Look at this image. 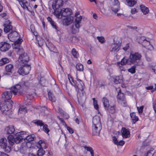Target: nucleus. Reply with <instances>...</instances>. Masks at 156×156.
Instances as JSON below:
<instances>
[{
  "label": "nucleus",
  "instance_id": "28",
  "mask_svg": "<svg viewBox=\"0 0 156 156\" xmlns=\"http://www.w3.org/2000/svg\"><path fill=\"white\" fill-rule=\"evenodd\" d=\"M45 144L43 141L41 140H39L37 145V147L39 148H41L42 149H46L47 147L45 146Z\"/></svg>",
  "mask_w": 156,
  "mask_h": 156
},
{
  "label": "nucleus",
  "instance_id": "20",
  "mask_svg": "<svg viewBox=\"0 0 156 156\" xmlns=\"http://www.w3.org/2000/svg\"><path fill=\"white\" fill-rule=\"evenodd\" d=\"M73 19V16L66 17L63 21V24L64 25L68 26L72 23Z\"/></svg>",
  "mask_w": 156,
  "mask_h": 156
},
{
  "label": "nucleus",
  "instance_id": "55",
  "mask_svg": "<svg viewBox=\"0 0 156 156\" xmlns=\"http://www.w3.org/2000/svg\"><path fill=\"white\" fill-rule=\"evenodd\" d=\"M112 140L114 144L117 145V143H118V141L117 138L115 136H113L112 137Z\"/></svg>",
  "mask_w": 156,
  "mask_h": 156
},
{
  "label": "nucleus",
  "instance_id": "54",
  "mask_svg": "<svg viewBox=\"0 0 156 156\" xmlns=\"http://www.w3.org/2000/svg\"><path fill=\"white\" fill-rule=\"evenodd\" d=\"M125 144V142L123 140H120L119 141H118V143H117V145H120V146H123Z\"/></svg>",
  "mask_w": 156,
  "mask_h": 156
},
{
  "label": "nucleus",
  "instance_id": "33",
  "mask_svg": "<svg viewBox=\"0 0 156 156\" xmlns=\"http://www.w3.org/2000/svg\"><path fill=\"white\" fill-rule=\"evenodd\" d=\"M27 112V107L24 106L22 105L20 107L18 110V113L21 114L22 113Z\"/></svg>",
  "mask_w": 156,
  "mask_h": 156
},
{
  "label": "nucleus",
  "instance_id": "21",
  "mask_svg": "<svg viewBox=\"0 0 156 156\" xmlns=\"http://www.w3.org/2000/svg\"><path fill=\"white\" fill-rule=\"evenodd\" d=\"M8 37L12 38L14 40H16L18 39H20V35L16 31H12L10 33L8 34Z\"/></svg>",
  "mask_w": 156,
  "mask_h": 156
},
{
  "label": "nucleus",
  "instance_id": "49",
  "mask_svg": "<svg viewBox=\"0 0 156 156\" xmlns=\"http://www.w3.org/2000/svg\"><path fill=\"white\" fill-rule=\"evenodd\" d=\"M144 108V106H142L140 107H137V109L139 113H142Z\"/></svg>",
  "mask_w": 156,
  "mask_h": 156
},
{
  "label": "nucleus",
  "instance_id": "16",
  "mask_svg": "<svg viewBox=\"0 0 156 156\" xmlns=\"http://www.w3.org/2000/svg\"><path fill=\"white\" fill-rule=\"evenodd\" d=\"M22 41L23 40L22 39H18L14 42V45L13 46V47L14 48L18 50V54H20V51H22L23 50V49L21 48V46L20 45Z\"/></svg>",
  "mask_w": 156,
  "mask_h": 156
},
{
  "label": "nucleus",
  "instance_id": "41",
  "mask_svg": "<svg viewBox=\"0 0 156 156\" xmlns=\"http://www.w3.org/2000/svg\"><path fill=\"white\" fill-rule=\"evenodd\" d=\"M121 78V76H116L114 79V82L116 84H117L119 83L120 82H121V79H120Z\"/></svg>",
  "mask_w": 156,
  "mask_h": 156
},
{
  "label": "nucleus",
  "instance_id": "42",
  "mask_svg": "<svg viewBox=\"0 0 156 156\" xmlns=\"http://www.w3.org/2000/svg\"><path fill=\"white\" fill-rule=\"evenodd\" d=\"M76 68L78 71H81L83 70V66L80 63H78L76 66Z\"/></svg>",
  "mask_w": 156,
  "mask_h": 156
},
{
  "label": "nucleus",
  "instance_id": "4",
  "mask_svg": "<svg viewBox=\"0 0 156 156\" xmlns=\"http://www.w3.org/2000/svg\"><path fill=\"white\" fill-rule=\"evenodd\" d=\"M72 14V10L69 8H63L59 11H55L54 15L59 19H61L62 16L66 17L71 16Z\"/></svg>",
  "mask_w": 156,
  "mask_h": 156
},
{
  "label": "nucleus",
  "instance_id": "47",
  "mask_svg": "<svg viewBox=\"0 0 156 156\" xmlns=\"http://www.w3.org/2000/svg\"><path fill=\"white\" fill-rule=\"evenodd\" d=\"M119 2L118 0H111L110 1V5L111 6L113 5H116L117 4L119 3Z\"/></svg>",
  "mask_w": 156,
  "mask_h": 156
},
{
  "label": "nucleus",
  "instance_id": "26",
  "mask_svg": "<svg viewBox=\"0 0 156 156\" xmlns=\"http://www.w3.org/2000/svg\"><path fill=\"white\" fill-rule=\"evenodd\" d=\"M111 9L115 13H116L120 9V4H117L116 5H113L111 6Z\"/></svg>",
  "mask_w": 156,
  "mask_h": 156
},
{
  "label": "nucleus",
  "instance_id": "9",
  "mask_svg": "<svg viewBox=\"0 0 156 156\" xmlns=\"http://www.w3.org/2000/svg\"><path fill=\"white\" fill-rule=\"evenodd\" d=\"M30 86L29 83L28 81H22L19 82L18 84H16L15 86L16 88V91L14 92V94H16V93H19V94H21L20 91V89L21 88H25L28 87Z\"/></svg>",
  "mask_w": 156,
  "mask_h": 156
},
{
  "label": "nucleus",
  "instance_id": "46",
  "mask_svg": "<svg viewBox=\"0 0 156 156\" xmlns=\"http://www.w3.org/2000/svg\"><path fill=\"white\" fill-rule=\"evenodd\" d=\"M97 39L101 43H103L105 41V38L102 37H97Z\"/></svg>",
  "mask_w": 156,
  "mask_h": 156
},
{
  "label": "nucleus",
  "instance_id": "63",
  "mask_svg": "<svg viewBox=\"0 0 156 156\" xmlns=\"http://www.w3.org/2000/svg\"><path fill=\"white\" fill-rule=\"evenodd\" d=\"M153 107L155 113H156V104L153 103Z\"/></svg>",
  "mask_w": 156,
  "mask_h": 156
},
{
  "label": "nucleus",
  "instance_id": "15",
  "mask_svg": "<svg viewBox=\"0 0 156 156\" xmlns=\"http://www.w3.org/2000/svg\"><path fill=\"white\" fill-rule=\"evenodd\" d=\"M102 128L101 126H92V131L93 135L99 136L100 135V131Z\"/></svg>",
  "mask_w": 156,
  "mask_h": 156
},
{
  "label": "nucleus",
  "instance_id": "14",
  "mask_svg": "<svg viewBox=\"0 0 156 156\" xmlns=\"http://www.w3.org/2000/svg\"><path fill=\"white\" fill-rule=\"evenodd\" d=\"M29 57L26 53L25 52L21 54L19 57V64H26L29 61Z\"/></svg>",
  "mask_w": 156,
  "mask_h": 156
},
{
  "label": "nucleus",
  "instance_id": "19",
  "mask_svg": "<svg viewBox=\"0 0 156 156\" xmlns=\"http://www.w3.org/2000/svg\"><path fill=\"white\" fill-rule=\"evenodd\" d=\"M10 23L9 21L8 20L4 24V31L5 33L9 32L10 31H13L12 30V27L10 24Z\"/></svg>",
  "mask_w": 156,
  "mask_h": 156
},
{
  "label": "nucleus",
  "instance_id": "57",
  "mask_svg": "<svg viewBox=\"0 0 156 156\" xmlns=\"http://www.w3.org/2000/svg\"><path fill=\"white\" fill-rule=\"evenodd\" d=\"M21 4L20 3V4L22 6V7L24 9H25L26 8H27V6L26 5V3H24L23 2H21Z\"/></svg>",
  "mask_w": 156,
  "mask_h": 156
},
{
  "label": "nucleus",
  "instance_id": "31",
  "mask_svg": "<svg viewBox=\"0 0 156 156\" xmlns=\"http://www.w3.org/2000/svg\"><path fill=\"white\" fill-rule=\"evenodd\" d=\"M48 96L49 100L52 102H55L56 101V98L52 93L49 91L48 93Z\"/></svg>",
  "mask_w": 156,
  "mask_h": 156
},
{
  "label": "nucleus",
  "instance_id": "39",
  "mask_svg": "<svg viewBox=\"0 0 156 156\" xmlns=\"http://www.w3.org/2000/svg\"><path fill=\"white\" fill-rule=\"evenodd\" d=\"M72 54L73 57L76 58H77L79 56V54L78 53V52L76 51V50L73 48L72 49Z\"/></svg>",
  "mask_w": 156,
  "mask_h": 156
},
{
  "label": "nucleus",
  "instance_id": "11",
  "mask_svg": "<svg viewBox=\"0 0 156 156\" xmlns=\"http://www.w3.org/2000/svg\"><path fill=\"white\" fill-rule=\"evenodd\" d=\"M0 146L6 153L9 152L11 150V147L7 146V140L5 138H2L0 140Z\"/></svg>",
  "mask_w": 156,
  "mask_h": 156
},
{
  "label": "nucleus",
  "instance_id": "10",
  "mask_svg": "<svg viewBox=\"0 0 156 156\" xmlns=\"http://www.w3.org/2000/svg\"><path fill=\"white\" fill-rule=\"evenodd\" d=\"M117 98L118 102L120 104L123 106H126L127 105L125 97L123 93L121 92V90L120 89L118 92Z\"/></svg>",
  "mask_w": 156,
  "mask_h": 156
},
{
  "label": "nucleus",
  "instance_id": "51",
  "mask_svg": "<svg viewBox=\"0 0 156 156\" xmlns=\"http://www.w3.org/2000/svg\"><path fill=\"white\" fill-rule=\"evenodd\" d=\"M117 66L119 67L120 70L121 71H125L126 70V69L123 67V66H122L123 65H121V64H119V65H117Z\"/></svg>",
  "mask_w": 156,
  "mask_h": 156
},
{
  "label": "nucleus",
  "instance_id": "23",
  "mask_svg": "<svg viewBox=\"0 0 156 156\" xmlns=\"http://www.w3.org/2000/svg\"><path fill=\"white\" fill-rule=\"evenodd\" d=\"M102 102L103 103L105 109V110H108L109 106V102L108 100L105 97L102 98Z\"/></svg>",
  "mask_w": 156,
  "mask_h": 156
},
{
  "label": "nucleus",
  "instance_id": "37",
  "mask_svg": "<svg viewBox=\"0 0 156 156\" xmlns=\"http://www.w3.org/2000/svg\"><path fill=\"white\" fill-rule=\"evenodd\" d=\"M84 148L87 151L90 152L91 155H93V154H94V152L93 150L92 147H87V146H84Z\"/></svg>",
  "mask_w": 156,
  "mask_h": 156
},
{
  "label": "nucleus",
  "instance_id": "6",
  "mask_svg": "<svg viewBox=\"0 0 156 156\" xmlns=\"http://www.w3.org/2000/svg\"><path fill=\"white\" fill-rule=\"evenodd\" d=\"M13 103L10 102L5 101V102L1 104L0 108L2 112L5 115H9L10 112V109L12 108Z\"/></svg>",
  "mask_w": 156,
  "mask_h": 156
},
{
  "label": "nucleus",
  "instance_id": "64",
  "mask_svg": "<svg viewBox=\"0 0 156 156\" xmlns=\"http://www.w3.org/2000/svg\"><path fill=\"white\" fill-rule=\"evenodd\" d=\"M152 69L155 73H156V65L152 67Z\"/></svg>",
  "mask_w": 156,
  "mask_h": 156
},
{
  "label": "nucleus",
  "instance_id": "62",
  "mask_svg": "<svg viewBox=\"0 0 156 156\" xmlns=\"http://www.w3.org/2000/svg\"><path fill=\"white\" fill-rule=\"evenodd\" d=\"M47 19L48 21L51 23H52V22L53 21L52 20V19L50 17H48L47 18Z\"/></svg>",
  "mask_w": 156,
  "mask_h": 156
},
{
  "label": "nucleus",
  "instance_id": "58",
  "mask_svg": "<svg viewBox=\"0 0 156 156\" xmlns=\"http://www.w3.org/2000/svg\"><path fill=\"white\" fill-rule=\"evenodd\" d=\"M93 104H94V108L96 110H98V105L97 104V101H96V102H95V103H93Z\"/></svg>",
  "mask_w": 156,
  "mask_h": 156
},
{
  "label": "nucleus",
  "instance_id": "5",
  "mask_svg": "<svg viewBox=\"0 0 156 156\" xmlns=\"http://www.w3.org/2000/svg\"><path fill=\"white\" fill-rule=\"evenodd\" d=\"M82 19V16H81L76 18L74 25L72 26L71 28V31L72 34H75L79 32Z\"/></svg>",
  "mask_w": 156,
  "mask_h": 156
},
{
  "label": "nucleus",
  "instance_id": "60",
  "mask_svg": "<svg viewBox=\"0 0 156 156\" xmlns=\"http://www.w3.org/2000/svg\"><path fill=\"white\" fill-rule=\"evenodd\" d=\"M0 156H9V155L3 152L0 151Z\"/></svg>",
  "mask_w": 156,
  "mask_h": 156
},
{
  "label": "nucleus",
  "instance_id": "2",
  "mask_svg": "<svg viewBox=\"0 0 156 156\" xmlns=\"http://www.w3.org/2000/svg\"><path fill=\"white\" fill-rule=\"evenodd\" d=\"M142 55L141 54L136 52L133 51L130 53L129 56V62L131 64H134L136 66L140 65V60Z\"/></svg>",
  "mask_w": 156,
  "mask_h": 156
},
{
  "label": "nucleus",
  "instance_id": "12",
  "mask_svg": "<svg viewBox=\"0 0 156 156\" xmlns=\"http://www.w3.org/2000/svg\"><path fill=\"white\" fill-rule=\"evenodd\" d=\"M63 5V1L62 0H53L52 7L54 10V14L55 11H60L59 9Z\"/></svg>",
  "mask_w": 156,
  "mask_h": 156
},
{
  "label": "nucleus",
  "instance_id": "43",
  "mask_svg": "<svg viewBox=\"0 0 156 156\" xmlns=\"http://www.w3.org/2000/svg\"><path fill=\"white\" fill-rule=\"evenodd\" d=\"M45 153V151L43 150V149L39 148L37 151V154L38 156H42Z\"/></svg>",
  "mask_w": 156,
  "mask_h": 156
},
{
  "label": "nucleus",
  "instance_id": "38",
  "mask_svg": "<svg viewBox=\"0 0 156 156\" xmlns=\"http://www.w3.org/2000/svg\"><path fill=\"white\" fill-rule=\"evenodd\" d=\"M50 24L52 27L53 28L55 29L56 30L57 33H58V32L59 31V28L57 26L56 23L53 21L52 22V23H51Z\"/></svg>",
  "mask_w": 156,
  "mask_h": 156
},
{
  "label": "nucleus",
  "instance_id": "48",
  "mask_svg": "<svg viewBox=\"0 0 156 156\" xmlns=\"http://www.w3.org/2000/svg\"><path fill=\"white\" fill-rule=\"evenodd\" d=\"M43 130L47 133H48L49 131V129L48 128V126L46 124L43 126Z\"/></svg>",
  "mask_w": 156,
  "mask_h": 156
},
{
  "label": "nucleus",
  "instance_id": "44",
  "mask_svg": "<svg viewBox=\"0 0 156 156\" xmlns=\"http://www.w3.org/2000/svg\"><path fill=\"white\" fill-rule=\"evenodd\" d=\"M135 69V66H133L130 68L128 69V71L131 73H134L136 72Z\"/></svg>",
  "mask_w": 156,
  "mask_h": 156
},
{
  "label": "nucleus",
  "instance_id": "32",
  "mask_svg": "<svg viewBox=\"0 0 156 156\" xmlns=\"http://www.w3.org/2000/svg\"><path fill=\"white\" fill-rule=\"evenodd\" d=\"M140 8L141 11L144 14L146 15L148 12L149 10L148 8L144 5H140Z\"/></svg>",
  "mask_w": 156,
  "mask_h": 156
},
{
  "label": "nucleus",
  "instance_id": "52",
  "mask_svg": "<svg viewBox=\"0 0 156 156\" xmlns=\"http://www.w3.org/2000/svg\"><path fill=\"white\" fill-rule=\"evenodd\" d=\"M129 48V44L127 43L126 44L125 46L123 48V49L125 51H126Z\"/></svg>",
  "mask_w": 156,
  "mask_h": 156
},
{
  "label": "nucleus",
  "instance_id": "29",
  "mask_svg": "<svg viewBox=\"0 0 156 156\" xmlns=\"http://www.w3.org/2000/svg\"><path fill=\"white\" fill-rule=\"evenodd\" d=\"M25 140H27L28 142H30L35 140L36 137L34 134H31L26 136H25Z\"/></svg>",
  "mask_w": 156,
  "mask_h": 156
},
{
  "label": "nucleus",
  "instance_id": "8",
  "mask_svg": "<svg viewBox=\"0 0 156 156\" xmlns=\"http://www.w3.org/2000/svg\"><path fill=\"white\" fill-rule=\"evenodd\" d=\"M72 80L71 84L76 88L77 92H79L80 90L83 92L84 88V85L82 80L79 79H77L76 81H74L72 79Z\"/></svg>",
  "mask_w": 156,
  "mask_h": 156
},
{
  "label": "nucleus",
  "instance_id": "50",
  "mask_svg": "<svg viewBox=\"0 0 156 156\" xmlns=\"http://www.w3.org/2000/svg\"><path fill=\"white\" fill-rule=\"evenodd\" d=\"M153 152V150L148 151L146 156H153L154 154Z\"/></svg>",
  "mask_w": 156,
  "mask_h": 156
},
{
  "label": "nucleus",
  "instance_id": "36",
  "mask_svg": "<svg viewBox=\"0 0 156 156\" xmlns=\"http://www.w3.org/2000/svg\"><path fill=\"white\" fill-rule=\"evenodd\" d=\"M9 62V60L7 58H2L0 61V66H2Z\"/></svg>",
  "mask_w": 156,
  "mask_h": 156
},
{
  "label": "nucleus",
  "instance_id": "3",
  "mask_svg": "<svg viewBox=\"0 0 156 156\" xmlns=\"http://www.w3.org/2000/svg\"><path fill=\"white\" fill-rule=\"evenodd\" d=\"M16 88L14 86L10 88V90L6 91L3 92L2 94V96L3 98L5 99V101L13 103V101L11 100L12 95V93L14 95L19 94V93H16V94H14V92L15 91H16Z\"/></svg>",
  "mask_w": 156,
  "mask_h": 156
},
{
  "label": "nucleus",
  "instance_id": "27",
  "mask_svg": "<svg viewBox=\"0 0 156 156\" xmlns=\"http://www.w3.org/2000/svg\"><path fill=\"white\" fill-rule=\"evenodd\" d=\"M5 130L7 134H11L14 133L15 129L13 126H10L6 127Z\"/></svg>",
  "mask_w": 156,
  "mask_h": 156
},
{
  "label": "nucleus",
  "instance_id": "17",
  "mask_svg": "<svg viewBox=\"0 0 156 156\" xmlns=\"http://www.w3.org/2000/svg\"><path fill=\"white\" fill-rule=\"evenodd\" d=\"M10 45L5 42H2L0 43V49L2 51H8L10 48Z\"/></svg>",
  "mask_w": 156,
  "mask_h": 156
},
{
  "label": "nucleus",
  "instance_id": "53",
  "mask_svg": "<svg viewBox=\"0 0 156 156\" xmlns=\"http://www.w3.org/2000/svg\"><path fill=\"white\" fill-rule=\"evenodd\" d=\"M40 82L42 86H45V83L47 82V81L46 80L44 81L43 80L41 79L40 80Z\"/></svg>",
  "mask_w": 156,
  "mask_h": 156
},
{
  "label": "nucleus",
  "instance_id": "30",
  "mask_svg": "<svg viewBox=\"0 0 156 156\" xmlns=\"http://www.w3.org/2000/svg\"><path fill=\"white\" fill-rule=\"evenodd\" d=\"M130 115L133 121V124H135L138 120V117L136 115L135 113L134 112L130 113Z\"/></svg>",
  "mask_w": 156,
  "mask_h": 156
},
{
  "label": "nucleus",
  "instance_id": "40",
  "mask_svg": "<svg viewBox=\"0 0 156 156\" xmlns=\"http://www.w3.org/2000/svg\"><path fill=\"white\" fill-rule=\"evenodd\" d=\"M108 111L109 113L112 114L114 113L115 111V106L113 105L112 106H111L109 109H108Z\"/></svg>",
  "mask_w": 156,
  "mask_h": 156
},
{
  "label": "nucleus",
  "instance_id": "34",
  "mask_svg": "<svg viewBox=\"0 0 156 156\" xmlns=\"http://www.w3.org/2000/svg\"><path fill=\"white\" fill-rule=\"evenodd\" d=\"M13 66L11 64H9L5 66V70L7 72L12 73V70L13 69Z\"/></svg>",
  "mask_w": 156,
  "mask_h": 156
},
{
  "label": "nucleus",
  "instance_id": "59",
  "mask_svg": "<svg viewBox=\"0 0 156 156\" xmlns=\"http://www.w3.org/2000/svg\"><path fill=\"white\" fill-rule=\"evenodd\" d=\"M136 12H137L136 9L133 8L131 9V13L132 14H134Z\"/></svg>",
  "mask_w": 156,
  "mask_h": 156
},
{
  "label": "nucleus",
  "instance_id": "56",
  "mask_svg": "<svg viewBox=\"0 0 156 156\" xmlns=\"http://www.w3.org/2000/svg\"><path fill=\"white\" fill-rule=\"evenodd\" d=\"M67 130L69 131L70 133H73V131L72 128L70 127L67 126Z\"/></svg>",
  "mask_w": 156,
  "mask_h": 156
},
{
  "label": "nucleus",
  "instance_id": "35",
  "mask_svg": "<svg viewBox=\"0 0 156 156\" xmlns=\"http://www.w3.org/2000/svg\"><path fill=\"white\" fill-rule=\"evenodd\" d=\"M46 44L47 47L48 48L50 51H51L54 52V51H53V50L54 49V45L51 43H46Z\"/></svg>",
  "mask_w": 156,
  "mask_h": 156
},
{
  "label": "nucleus",
  "instance_id": "1",
  "mask_svg": "<svg viewBox=\"0 0 156 156\" xmlns=\"http://www.w3.org/2000/svg\"><path fill=\"white\" fill-rule=\"evenodd\" d=\"M26 133L25 131H22L20 133H16L14 136L11 135H9L8 137V139L10 145L12 146L14 143L18 144L23 139L25 140V135Z\"/></svg>",
  "mask_w": 156,
  "mask_h": 156
},
{
  "label": "nucleus",
  "instance_id": "13",
  "mask_svg": "<svg viewBox=\"0 0 156 156\" xmlns=\"http://www.w3.org/2000/svg\"><path fill=\"white\" fill-rule=\"evenodd\" d=\"M121 44L119 42L115 41V39H114V43L112 44L111 46L110 51L114 53H116L119 51L120 49V47Z\"/></svg>",
  "mask_w": 156,
  "mask_h": 156
},
{
  "label": "nucleus",
  "instance_id": "22",
  "mask_svg": "<svg viewBox=\"0 0 156 156\" xmlns=\"http://www.w3.org/2000/svg\"><path fill=\"white\" fill-rule=\"evenodd\" d=\"M92 126H101L100 121V118L98 116H95L93 117L92 120Z\"/></svg>",
  "mask_w": 156,
  "mask_h": 156
},
{
  "label": "nucleus",
  "instance_id": "45",
  "mask_svg": "<svg viewBox=\"0 0 156 156\" xmlns=\"http://www.w3.org/2000/svg\"><path fill=\"white\" fill-rule=\"evenodd\" d=\"M34 123L37 126H43L44 125V123L41 120H38L34 122Z\"/></svg>",
  "mask_w": 156,
  "mask_h": 156
},
{
  "label": "nucleus",
  "instance_id": "18",
  "mask_svg": "<svg viewBox=\"0 0 156 156\" xmlns=\"http://www.w3.org/2000/svg\"><path fill=\"white\" fill-rule=\"evenodd\" d=\"M139 42L142 43V45L145 48L149 46H151L152 47V46L150 45V42L147 41L144 37H142L140 38Z\"/></svg>",
  "mask_w": 156,
  "mask_h": 156
},
{
  "label": "nucleus",
  "instance_id": "25",
  "mask_svg": "<svg viewBox=\"0 0 156 156\" xmlns=\"http://www.w3.org/2000/svg\"><path fill=\"white\" fill-rule=\"evenodd\" d=\"M122 135L123 138H128V136L130 134L129 131L124 127L122 128Z\"/></svg>",
  "mask_w": 156,
  "mask_h": 156
},
{
  "label": "nucleus",
  "instance_id": "7",
  "mask_svg": "<svg viewBox=\"0 0 156 156\" xmlns=\"http://www.w3.org/2000/svg\"><path fill=\"white\" fill-rule=\"evenodd\" d=\"M20 65V66L19 68L17 73L20 75L23 76L28 74L31 69L30 66L26 64H21Z\"/></svg>",
  "mask_w": 156,
  "mask_h": 156
},
{
  "label": "nucleus",
  "instance_id": "61",
  "mask_svg": "<svg viewBox=\"0 0 156 156\" xmlns=\"http://www.w3.org/2000/svg\"><path fill=\"white\" fill-rule=\"evenodd\" d=\"M68 78L69 80V81L71 83H72V77L71 75L69 74L68 75Z\"/></svg>",
  "mask_w": 156,
  "mask_h": 156
},
{
  "label": "nucleus",
  "instance_id": "24",
  "mask_svg": "<svg viewBox=\"0 0 156 156\" xmlns=\"http://www.w3.org/2000/svg\"><path fill=\"white\" fill-rule=\"evenodd\" d=\"M130 61L129 60V58L127 59L125 57L121 59L120 62H119L117 63V65L121 64V65H124L126 64L129 65H131V63L129 62Z\"/></svg>",
  "mask_w": 156,
  "mask_h": 156
}]
</instances>
